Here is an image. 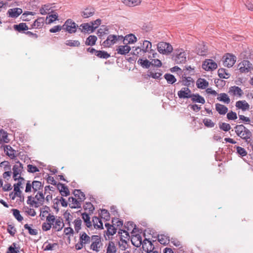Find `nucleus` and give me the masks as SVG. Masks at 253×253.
Instances as JSON below:
<instances>
[{
	"mask_svg": "<svg viewBox=\"0 0 253 253\" xmlns=\"http://www.w3.org/2000/svg\"><path fill=\"white\" fill-rule=\"evenodd\" d=\"M229 93L234 96L241 97L244 94L243 90L238 86H233L229 88Z\"/></svg>",
	"mask_w": 253,
	"mask_h": 253,
	"instance_id": "18",
	"label": "nucleus"
},
{
	"mask_svg": "<svg viewBox=\"0 0 253 253\" xmlns=\"http://www.w3.org/2000/svg\"><path fill=\"white\" fill-rule=\"evenodd\" d=\"M14 29L15 30L19 32H21L22 31L28 30L29 29V28L26 23H21L18 25H14Z\"/></svg>",
	"mask_w": 253,
	"mask_h": 253,
	"instance_id": "37",
	"label": "nucleus"
},
{
	"mask_svg": "<svg viewBox=\"0 0 253 253\" xmlns=\"http://www.w3.org/2000/svg\"><path fill=\"white\" fill-rule=\"evenodd\" d=\"M63 29L69 33H74L76 32L78 25L71 19H67L62 26Z\"/></svg>",
	"mask_w": 253,
	"mask_h": 253,
	"instance_id": "7",
	"label": "nucleus"
},
{
	"mask_svg": "<svg viewBox=\"0 0 253 253\" xmlns=\"http://www.w3.org/2000/svg\"><path fill=\"white\" fill-rule=\"evenodd\" d=\"M95 13V9L93 7H87L82 12V16L84 18L92 16Z\"/></svg>",
	"mask_w": 253,
	"mask_h": 253,
	"instance_id": "21",
	"label": "nucleus"
},
{
	"mask_svg": "<svg viewBox=\"0 0 253 253\" xmlns=\"http://www.w3.org/2000/svg\"><path fill=\"white\" fill-rule=\"evenodd\" d=\"M215 109L220 115H225L228 111V108L227 107L219 103L215 104Z\"/></svg>",
	"mask_w": 253,
	"mask_h": 253,
	"instance_id": "27",
	"label": "nucleus"
},
{
	"mask_svg": "<svg viewBox=\"0 0 253 253\" xmlns=\"http://www.w3.org/2000/svg\"><path fill=\"white\" fill-rule=\"evenodd\" d=\"M21 185L22 182L21 181H19L17 183L14 184L13 192L9 194V196L12 200H14L16 197H21L22 191L20 190V188H22Z\"/></svg>",
	"mask_w": 253,
	"mask_h": 253,
	"instance_id": "10",
	"label": "nucleus"
},
{
	"mask_svg": "<svg viewBox=\"0 0 253 253\" xmlns=\"http://www.w3.org/2000/svg\"><path fill=\"white\" fill-rule=\"evenodd\" d=\"M82 221L79 218L75 219L74 221V228L76 232H78L81 228Z\"/></svg>",
	"mask_w": 253,
	"mask_h": 253,
	"instance_id": "52",
	"label": "nucleus"
},
{
	"mask_svg": "<svg viewBox=\"0 0 253 253\" xmlns=\"http://www.w3.org/2000/svg\"><path fill=\"white\" fill-rule=\"evenodd\" d=\"M57 243H50L48 242H46L43 244V248L44 251H52L54 250L55 248L57 246Z\"/></svg>",
	"mask_w": 253,
	"mask_h": 253,
	"instance_id": "39",
	"label": "nucleus"
},
{
	"mask_svg": "<svg viewBox=\"0 0 253 253\" xmlns=\"http://www.w3.org/2000/svg\"><path fill=\"white\" fill-rule=\"evenodd\" d=\"M131 241L134 246L139 247L142 244V237L139 234L133 235L131 237Z\"/></svg>",
	"mask_w": 253,
	"mask_h": 253,
	"instance_id": "24",
	"label": "nucleus"
},
{
	"mask_svg": "<svg viewBox=\"0 0 253 253\" xmlns=\"http://www.w3.org/2000/svg\"><path fill=\"white\" fill-rule=\"evenodd\" d=\"M74 195L76 198L79 200V201L82 203L85 199V195L83 192L81 191V190H75L74 191Z\"/></svg>",
	"mask_w": 253,
	"mask_h": 253,
	"instance_id": "30",
	"label": "nucleus"
},
{
	"mask_svg": "<svg viewBox=\"0 0 253 253\" xmlns=\"http://www.w3.org/2000/svg\"><path fill=\"white\" fill-rule=\"evenodd\" d=\"M44 24V18L43 17H40L36 19L34 23L32 25V28L41 29L42 28Z\"/></svg>",
	"mask_w": 253,
	"mask_h": 253,
	"instance_id": "23",
	"label": "nucleus"
},
{
	"mask_svg": "<svg viewBox=\"0 0 253 253\" xmlns=\"http://www.w3.org/2000/svg\"><path fill=\"white\" fill-rule=\"evenodd\" d=\"M190 98L193 102L200 103L203 104L205 103L204 98L198 94H192Z\"/></svg>",
	"mask_w": 253,
	"mask_h": 253,
	"instance_id": "26",
	"label": "nucleus"
},
{
	"mask_svg": "<svg viewBox=\"0 0 253 253\" xmlns=\"http://www.w3.org/2000/svg\"><path fill=\"white\" fill-rule=\"evenodd\" d=\"M7 231L8 233L12 236H14L17 232L16 229L14 226L11 224L8 225Z\"/></svg>",
	"mask_w": 253,
	"mask_h": 253,
	"instance_id": "58",
	"label": "nucleus"
},
{
	"mask_svg": "<svg viewBox=\"0 0 253 253\" xmlns=\"http://www.w3.org/2000/svg\"><path fill=\"white\" fill-rule=\"evenodd\" d=\"M22 9L19 8H15L9 9L8 10L7 14L9 17L16 18L19 16L22 13Z\"/></svg>",
	"mask_w": 253,
	"mask_h": 253,
	"instance_id": "20",
	"label": "nucleus"
},
{
	"mask_svg": "<svg viewBox=\"0 0 253 253\" xmlns=\"http://www.w3.org/2000/svg\"><path fill=\"white\" fill-rule=\"evenodd\" d=\"M217 64L211 59L205 60L203 64L202 68L206 71H212L216 69Z\"/></svg>",
	"mask_w": 253,
	"mask_h": 253,
	"instance_id": "12",
	"label": "nucleus"
},
{
	"mask_svg": "<svg viewBox=\"0 0 253 253\" xmlns=\"http://www.w3.org/2000/svg\"><path fill=\"white\" fill-rule=\"evenodd\" d=\"M69 206L71 208L76 209L81 207L82 203L74 197H70L68 199Z\"/></svg>",
	"mask_w": 253,
	"mask_h": 253,
	"instance_id": "16",
	"label": "nucleus"
},
{
	"mask_svg": "<svg viewBox=\"0 0 253 253\" xmlns=\"http://www.w3.org/2000/svg\"><path fill=\"white\" fill-rule=\"evenodd\" d=\"M235 106L237 108L242 110L243 111L249 110L250 105L246 100H240L236 102Z\"/></svg>",
	"mask_w": 253,
	"mask_h": 253,
	"instance_id": "15",
	"label": "nucleus"
},
{
	"mask_svg": "<svg viewBox=\"0 0 253 253\" xmlns=\"http://www.w3.org/2000/svg\"><path fill=\"white\" fill-rule=\"evenodd\" d=\"M58 188L59 190L60 193L62 196H67L70 194V192L68 188L64 184H59L58 185Z\"/></svg>",
	"mask_w": 253,
	"mask_h": 253,
	"instance_id": "31",
	"label": "nucleus"
},
{
	"mask_svg": "<svg viewBox=\"0 0 253 253\" xmlns=\"http://www.w3.org/2000/svg\"><path fill=\"white\" fill-rule=\"evenodd\" d=\"M236 150L238 154L242 157L245 156L247 154L246 150L240 146H237Z\"/></svg>",
	"mask_w": 253,
	"mask_h": 253,
	"instance_id": "64",
	"label": "nucleus"
},
{
	"mask_svg": "<svg viewBox=\"0 0 253 253\" xmlns=\"http://www.w3.org/2000/svg\"><path fill=\"white\" fill-rule=\"evenodd\" d=\"M236 134L238 136L244 140L247 143L252 140V133L251 131L243 125H237L234 127Z\"/></svg>",
	"mask_w": 253,
	"mask_h": 253,
	"instance_id": "1",
	"label": "nucleus"
},
{
	"mask_svg": "<svg viewBox=\"0 0 253 253\" xmlns=\"http://www.w3.org/2000/svg\"><path fill=\"white\" fill-rule=\"evenodd\" d=\"M47 221L51 224L52 228L55 231H61L64 226L63 220L59 216H56L54 215H49L47 217Z\"/></svg>",
	"mask_w": 253,
	"mask_h": 253,
	"instance_id": "2",
	"label": "nucleus"
},
{
	"mask_svg": "<svg viewBox=\"0 0 253 253\" xmlns=\"http://www.w3.org/2000/svg\"><path fill=\"white\" fill-rule=\"evenodd\" d=\"M123 3L128 6H135L141 3V0H121Z\"/></svg>",
	"mask_w": 253,
	"mask_h": 253,
	"instance_id": "33",
	"label": "nucleus"
},
{
	"mask_svg": "<svg viewBox=\"0 0 253 253\" xmlns=\"http://www.w3.org/2000/svg\"><path fill=\"white\" fill-rule=\"evenodd\" d=\"M219 127L221 129L225 131H229L231 128L230 125L226 123H222L221 124H220Z\"/></svg>",
	"mask_w": 253,
	"mask_h": 253,
	"instance_id": "59",
	"label": "nucleus"
},
{
	"mask_svg": "<svg viewBox=\"0 0 253 253\" xmlns=\"http://www.w3.org/2000/svg\"><path fill=\"white\" fill-rule=\"evenodd\" d=\"M196 52L200 56H205L207 53V48L205 45L199 44L196 48Z\"/></svg>",
	"mask_w": 253,
	"mask_h": 253,
	"instance_id": "35",
	"label": "nucleus"
},
{
	"mask_svg": "<svg viewBox=\"0 0 253 253\" xmlns=\"http://www.w3.org/2000/svg\"><path fill=\"white\" fill-rule=\"evenodd\" d=\"M130 47L127 44L125 45H120L118 47L116 50L118 54L125 55L128 53L130 50Z\"/></svg>",
	"mask_w": 253,
	"mask_h": 253,
	"instance_id": "22",
	"label": "nucleus"
},
{
	"mask_svg": "<svg viewBox=\"0 0 253 253\" xmlns=\"http://www.w3.org/2000/svg\"><path fill=\"white\" fill-rule=\"evenodd\" d=\"M52 228L51 224L48 221H46L42 224V229L44 231L49 230Z\"/></svg>",
	"mask_w": 253,
	"mask_h": 253,
	"instance_id": "60",
	"label": "nucleus"
},
{
	"mask_svg": "<svg viewBox=\"0 0 253 253\" xmlns=\"http://www.w3.org/2000/svg\"><path fill=\"white\" fill-rule=\"evenodd\" d=\"M44 196L42 193H38L35 196L32 202L35 204V207L37 208L42 205L44 202Z\"/></svg>",
	"mask_w": 253,
	"mask_h": 253,
	"instance_id": "14",
	"label": "nucleus"
},
{
	"mask_svg": "<svg viewBox=\"0 0 253 253\" xmlns=\"http://www.w3.org/2000/svg\"><path fill=\"white\" fill-rule=\"evenodd\" d=\"M217 99L226 104H229L230 102V99L226 93H222L218 94Z\"/></svg>",
	"mask_w": 253,
	"mask_h": 253,
	"instance_id": "34",
	"label": "nucleus"
},
{
	"mask_svg": "<svg viewBox=\"0 0 253 253\" xmlns=\"http://www.w3.org/2000/svg\"><path fill=\"white\" fill-rule=\"evenodd\" d=\"M95 55L99 58L104 59H107L110 56L106 51L101 50H97V51H95Z\"/></svg>",
	"mask_w": 253,
	"mask_h": 253,
	"instance_id": "45",
	"label": "nucleus"
},
{
	"mask_svg": "<svg viewBox=\"0 0 253 253\" xmlns=\"http://www.w3.org/2000/svg\"><path fill=\"white\" fill-rule=\"evenodd\" d=\"M197 87L200 89H205L209 86V83L205 79L199 78L196 82Z\"/></svg>",
	"mask_w": 253,
	"mask_h": 253,
	"instance_id": "25",
	"label": "nucleus"
},
{
	"mask_svg": "<svg viewBox=\"0 0 253 253\" xmlns=\"http://www.w3.org/2000/svg\"><path fill=\"white\" fill-rule=\"evenodd\" d=\"M49 208L47 207H45L41 210L40 216L42 217H45L46 221H47V217L49 215H53L49 213Z\"/></svg>",
	"mask_w": 253,
	"mask_h": 253,
	"instance_id": "44",
	"label": "nucleus"
},
{
	"mask_svg": "<svg viewBox=\"0 0 253 253\" xmlns=\"http://www.w3.org/2000/svg\"><path fill=\"white\" fill-rule=\"evenodd\" d=\"M12 212H13V214L14 216L18 221H21L23 219V218L20 214V211L19 210H18L17 209H13V210H12Z\"/></svg>",
	"mask_w": 253,
	"mask_h": 253,
	"instance_id": "55",
	"label": "nucleus"
},
{
	"mask_svg": "<svg viewBox=\"0 0 253 253\" xmlns=\"http://www.w3.org/2000/svg\"><path fill=\"white\" fill-rule=\"evenodd\" d=\"M223 64L228 68L232 67L236 61V56L227 53L224 56Z\"/></svg>",
	"mask_w": 253,
	"mask_h": 253,
	"instance_id": "11",
	"label": "nucleus"
},
{
	"mask_svg": "<svg viewBox=\"0 0 253 253\" xmlns=\"http://www.w3.org/2000/svg\"><path fill=\"white\" fill-rule=\"evenodd\" d=\"M25 229L28 230L29 233L31 235H36L38 234V230L36 229H33L28 224H26L24 226Z\"/></svg>",
	"mask_w": 253,
	"mask_h": 253,
	"instance_id": "54",
	"label": "nucleus"
},
{
	"mask_svg": "<svg viewBox=\"0 0 253 253\" xmlns=\"http://www.w3.org/2000/svg\"><path fill=\"white\" fill-rule=\"evenodd\" d=\"M143 48H141L143 52L146 53L148 51L149 49H150L152 47V43L148 41H144L143 42Z\"/></svg>",
	"mask_w": 253,
	"mask_h": 253,
	"instance_id": "51",
	"label": "nucleus"
},
{
	"mask_svg": "<svg viewBox=\"0 0 253 253\" xmlns=\"http://www.w3.org/2000/svg\"><path fill=\"white\" fill-rule=\"evenodd\" d=\"M145 53L143 50L139 47H136L133 50V54L136 56H140Z\"/></svg>",
	"mask_w": 253,
	"mask_h": 253,
	"instance_id": "63",
	"label": "nucleus"
},
{
	"mask_svg": "<svg viewBox=\"0 0 253 253\" xmlns=\"http://www.w3.org/2000/svg\"><path fill=\"white\" fill-rule=\"evenodd\" d=\"M123 42L125 44H132L137 41L136 37L133 34H130L123 37Z\"/></svg>",
	"mask_w": 253,
	"mask_h": 253,
	"instance_id": "19",
	"label": "nucleus"
},
{
	"mask_svg": "<svg viewBox=\"0 0 253 253\" xmlns=\"http://www.w3.org/2000/svg\"><path fill=\"white\" fill-rule=\"evenodd\" d=\"M0 141L5 143H8L10 141L7 132L2 129H0Z\"/></svg>",
	"mask_w": 253,
	"mask_h": 253,
	"instance_id": "32",
	"label": "nucleus"
},
{
	"mask_svg": "<svg viewBox=\"0 0 253 253\" xmlns=\"http://www.w3.org/2000/svg\"><path fill=\"white\" fill-rule=\"evenodd\" d=\"M203 123L205 126L208 127H213L214 126V123L209 119H205L203 120Z\"/></svg>",
	"mask_w": 253,
	"mask_h": 253,
	"instance_id": "61",
	"label": "nucleus"
},
{
	"mask_svg": "<svg viewBox=\"0 0 253 253\" xmlns=\"http://www.w3.org/2000/svg\"><path fill=\"white\" fill-rule=\"evenodd\" d=\"M53 187L50 186H46L44 187V194L46 195L45 199L47 202H49L52 200V194L50 193V191H53Z\"/></svg>",
	"mask_w": 253,
	"mask_h": 253,
	"instance_id": "36",
	"label": "nucleus"
},
{
	"mask_svg": "<svg viewBox=\"0 0 253 253\" xmlns=\"http://www.w3.org/2000/svg\"><path fill=\"white\" fill-rule=\"evenodd\" d=\"M91 244L90 249L95 252H99L102 248V243L100 237L97 235H92L91 237Z\"/></svg>",
	"mask_w": 253,
	"mask_h": 253,
	"instance_id": "3",
	"label": "nucleus"
},
{
	"mask_svg": "<svg viewBox=\"0 0 253 253\" xmlns=\"http://www.w3.org/2000/svg\"><path fill=\"white\" fill-rule=\"evenodd\" d=\"M91 237L85 232L80 234L79 242L75 245V248L77 250H80L83 248L86 245L90 243Z\"/></svg>",
	"mask_w": 253,
	"mask_h": 253,
	"instance_id": "4",
	"label": "nucleus"
},
{
	"mask_svg": "<svg viewBox=\"0 0 253 253\" xmlns=\"http://www.w3.org/2000/svg\"><path fill=\"white\" fill-rule=\"evenodd\" d=\"M92 224L95 229H103V223L100 218L94 216L92 218Z\"/></svg>",
	"mask_w": 253,
	"mask_h": 253,
	"instance_id": "28",
	"label": "nucleus"
},
{
	"mask_svg": "<svg viewBox=\"0 0 253 253\" xmlns=\"http://www.w3.org/2000/svg\"><path fill=\"white\" fill-rule=\"evenodd\" d=\"M4 151L6 152L7 156L11 158H13L15 157V152L12 147L9 145H5L4 147Z\"/></svg>",
	"mask_w": 253,
	"mask_h": 253,
	"instance_id": "38",
	"label": "nucleus"
},
{
	"mask_svg": "<svg viewBox=\"0 0 253 253\" xmlns=\"http://www.w3.org/2000/svg\"><path fill=\"white\" fill-rule=\"evenodd\" d=\"M105 227L107 229V233L109 235H113L116 233L117 229L115 228L113 225H110L109 223H105Z\"/></svg>",
	"mask_w": 253,
	"mask_h": 253,
	"instance_id": "42",
	"label": "nucleus"
},
{
	"mask_svg": "<svg viewBox=\"0 0 253 253\" xmlns=\"http://www.w3.org/2000/svg\"><path fill=\"white\" fill-rule=\"evenodd\" d=\"M19 248L17 246V244L13 243L7 249L6 253H19Z\"/></svg>",
	"mask_w": 253,
	"mask_h": 253,
	"instance_id": "40",
	"label": "nucleus"
},
{
	"mask_svg": "<svg viewBox=\"0 0 253 253\" xmlns=\"http://www.w3.org/2000/svg\"><path fill=\"white\" fill-rule=\"evenodd\" d=\"M157 50L161 54H169L172 52L173 47L169 43L161 42L157 44Z\"/></svg>",
	"mask_w": 253,
	"mask_h": 253,
	"instance_id": "5",
	"label": "nucleus"
},
{
	"mask_svg": "<svg viewBox=\"0 0 253 253\" xmlns=\"http://www.w3.org/2000/svg\"><path fill=\"white\" fill-rule=\"evenodd\" d=\"M24 210L25 212L30 216H35L36 215V212L33 209L27 207L24 208Z\"/></svg>",
	"mask_w": 253,
	"mask_h": 253,
	"instance_id": "62",
	"label": "nucleus"
},
{
	"mask_svg": "<svg viewBox=\"0 0 253 253\" xmlns=\"http://www.w3.org/2000/svg\"><path fill=\"white\" fill-rule=\"evenodd\" d=\"M80 29L82 32L84 33H91L94 31V26L88 23H83L80 26Z\"/></svg>",
	"mask_w": 253,
	"mask_h": 253,
	"instance_id": "17",
	"label": "nucleus"
},
{
	"mask_svg": "<svg viewBox=\"0 0 253 253\" xmlns=\"http://www.w3.org/2000/svg\"><path fill=\"white\" fill-rule=\"evenodd\" d=\"M158 240L160 244L164 245L168 244L169 241V237L165 235H159L158 237Z\"/></svg>",
	"mask_w": 253,
	"mask_h": 253,
	"instance_id": "43",
	"label": "nucleus"
},
{
	"mask_svg": "<svg viewBox=\"0 0 253 253\" xmlns=\"http://www.w3.org/2000/svg\"><path fill=\"white\" fill-rule=\"evenodd\" d=\"M97 39L96 36L90 35L86 39L85 44L87 45H93L95 44Z\"/></svg>",
	"mask_w": 253,
	"mask_h": 253,
	"instance_id": "41",
	"label": "nucleus"
},
{
	"mask_svg": "<svg viewBox=\"0 0 253 253\" xmlns=\"http://www.w3.org/2000/svg\"><path fill=\"white\" fill-rule=\"evenodd\" d=\"M85 211H88L89 212H92L94 210V207L90 202H86L84 206Z\"/></svg>",
	"mask_w": 253,
	"mask_h": 253,
	"instance_id": "57",
	"label": "nucleus"
},
{
	"mask_svg": "<svg viewBox=\"0 0 253 253\" xmlns=\"http://www.w3.org/2000/svg\"><path fill=\"white\" fill-rule=\"evenodd\" d=\"M42 185L41 182L39 181H34L32 182V189L34 192H36L41 189Z\"/></svg>",
	"mask_w": 253,
	"mask_h": 253,
	"instance_id": "50",
	"label": "nucleus"
},
{
	"mask_svg": "<svg viewBox=\"0 0 253 253\" xmlns=\"http://www.w3.org/2000/svg\"><path fill=\"white\" fill-rule=\"evenodd\" d=\"M82 216L86 226L88 228H90L92 226V223L90 221V217L89 215L86 213H83Z\"/></svg>",
	"mask_w": 253,
	"mask_h": 253,
	"instance_id": "47",
	"label": "nucleus"
},
{
	"mask_svg": "<svg viewBox=\"0 0 253 253\" xmlns=\"http://www.w3.org/2000/svg\"><path fill=\"white\" fill-rule=\"evenodd\" d=\"M218 74L219 77L221 78L228 79L230 76L229 74L223 68L219 69L218 71Z\"/></svg>",
	"mask_w": 253,
	"mask_h": 253,
	"instance_id": "48",
	"label": "nucleus"
},
{
	"mask_svg": "<svg viewBox=\"0 0 253 253\" xmlns=\"http://www.w3.org/2000/svg\"><path fill=\"white\" fill-rule=\"evenodd\" d=\"M240 72L247 73L253 70V65L248 60H244L238 64Z\"/></svg>",
	"mask_w": 253,
	"mask_h": 253,
	"instance_id": "9",
	"label": "nucleus"
},
{
	"mask_svg": "<svg viewBox=\"0 0 253 253\" xmlns=\"http://www.w3.org/2000/svg\"><path fill=\"white\" fill-rule=\"evenodd\" d=\"M137 63L142 67L146 68H148L151 65V62L147 59L143 60L142 59H139L137 61Z\"/></svg>",
	"mask_w": 253,
	"mask_h": 253,
	"instance_id": "46",
	"label": "nucleus"
},
{
	"mask_svg": "<svg viewBox=\"0 0 253 253\" xmlns=\"http://www.w3.org/2000/svg\"><path fill=\"white\" fill-rule=\"evenodd\" d=\"M192 94L191 90L187 87H182L177 93L180 98H189Z\"/></svg>",
	"mask_w": 253,
	"mask_h": 253,
	"instance_id": "13",
	"label": "nucleus"
},
{
	"mask_svg": "<svg viewBox=\"0 0 253 253\" xmlns=\"http://www.w3.org/2000/svg\"><path fill=\"white\" fill-rule=\"evenodd\" d=\"M106 246V253H117V247L114 242L112 241H109L108 244Z\"/></svg>",
	"mask_w": 253,
	"mask_h": 253,
	"instance_id": "29",
	"label": "nucleus"
},
{
	"mask_svg": "<svg viewBox=\"0 0 253 253\" xmlns=\"http://www.w3.org/2000/svg\"><path fill=\"white\" fill-rule=\"evenodd\" d=\"M123 36H116L114 35H109L107 39L103 42V45L105 47H110L116 43L118 40H122Z\"/></svg>",
	"mask_w": 253,
	"mask_h": 253,
	"instance_id": "8",
	"label": "nucleus"
},
{
	"mask_svg": "<svg viewBox=\"0 0 253 253\" xmlns=\"http://www.w3.org/2000/svg\"><path fill=\"white\" fill-rule=\"evenodd\" d=\"M175 54L173 56L174 60L177 64L184 63L186 60L187 54L183 49L176 50Z\"/></svg>",
	"mask_w": 253,
	"mask_h": 253,
	"instance_id": "6",
	"label": "nucleus"
},
{
	"mask_svg": "<svg viewBox=\"0 0 253 253\" xmlns=\"http://www.w3.org/2000/svg\"><path fill=\"white\" fill-rule=\"evenodd\" d=\"M165 78L167 81L168 83L169 84H172L175 83L176 81L174 76L171 74H166L165 75Z\"/></svg>",
	"mask_w": 253,
	"mask_h": 253,
	"instance_id": "53",
	"label": "nucleus"
},
{
	"mask_svg": "<svg viewBox=\"0 0 253 253\" xmlns=\"http://www.w3.org/2000/svg\"><path fill=\"white\" fill-rule=\"evenodd\" d=\"M51 8V7L49 4H45L40 9V13L42 15L46 14L49 12Z\"/></svg>",
	"mask_w": 253,
	"mask_h": 253,
	"instance_id": "49",
	"label": "nucleus"
},
{
	"mask_svg": "<svg viewBox=\"0 0 253 253\" xmlns=\"http://www.w3.org/2000/svg\"><path fill=\"white\" fill-rule=\"evenodd\" d=\"M66 44L70 46H79L80 42L77 40H67L66 41Z\"/></svg>",
	"mask_w": 253,
	"mask_h": 253,
	"instance_id": "56",
	"label": "nucleus"
}]
</instances>
